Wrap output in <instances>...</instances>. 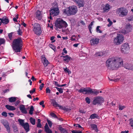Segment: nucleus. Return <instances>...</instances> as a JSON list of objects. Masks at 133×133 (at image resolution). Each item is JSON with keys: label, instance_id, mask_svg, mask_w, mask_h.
I'll list each match as a JSON object with an SVG mask.
<instances>
[{"label": "nucleus", "instance_id": "nucleus-40", "mask_svg": "<svg viewBox=\"0 0 133 133\" xmlns=\"http://www.w3.org/2000/svg\"><path fill=\"white\" fill-rule=\"evenodd\" d=\"M107 21L109 22V24H108L107 26L108 27H110L111 26L113 23L109 18L108 19Z\"/></svg>", "mask_w": 133, "mask_h": 133}, {"label": "nucleus", "instance_id": "nucleus-49", "mask_svg": "<svg viewBox=\"0 0 133 133\" xmlns=\"http://www.w3.org/2000/svg\"><path fill=\"white\" fill-rule=\"evenodd\" d=\"M79 111L80 113L82 114H85L86 112V111H85L84 110L81 109H79Z\"/></svg>", "mask_w": 133, "mask_h": 133}, {"label": "nucleus", "instance_id": "nucleus-41", "mask_svg": "<svg viewBox=\"0 0 133 133\" xmlns=\"http://www.w3.org/2000/svg\"><path fill=\"white\" fill-rule=\"evenodd\" d=\"M55 88L60 94L63 93V90L62 88H59L57 87H55Z\"/></svg>", "mask_w": 133, "mask_h": 133}, {"label": "nucleus", "instance_id": "nucleus-1", "mask_svg": "<svg viewBox=\"0 0 133 133\" xmlns=\"http://www.w3.org/2000/svg\"><path fill=\"white\" fill-rule=\"evenodd\" d=\"M123 61L121 57H113L108 58L106 61V66L108 69L114 70H117L123 65Z\"/></svg>", "mask_w": 133, "mask_h": 133}, {"label": "nucleus", "instance_id": "nucleus-20", "mask_svg": "<svg viewBox=\"0 0 133 133\" xmlns=\"http://www.w3.org/2000/svg\"><path fill=\"white\" fill-rule=\"evenodd\" d=\"M61 57L63 58V61H64L65 63L68 62L71 59V57L69 56L68 55L65 56H62Z\"/></svg>", "mask_w": 133, "mask_h": 133}, {"label": "nucleus", "instance_id": "nucleus-24", "mask_svg": "<svg viewBox=\"0 0 133 133\" xmlns=\"http://www.w3.org/2000/svg\"><path fill=\"white\" fill-rule=\"evenodd\" d=\"M110 9V6L108 4H107L103 8V12H108Z\"/></svg>", "mask_w": 133, "mask_h": 133}, {"label": "nucleus", "instance_id": "nucleus-61", "mask_svg": "<svg viewBox=\"0 0 133 133\" xmlns=\"http://www.w3.org/2000/svg\"><path fill=\"white\" fill-rule=\"evenodd\" d=\"M45 129V130H46V129H49L48 126V125L47 123H46L44 127Z\"/></svg>", "mask_w": 133, "mask_h": 133}, {"label": "nucleus", "instance_id": "nucleus-32", "mask_svg": "<svg viewBox=\"0 0 133 133\" xmlns=\"http://www.w3.org/2000/svg\"><path fill=\"white\" fill-rule=\"evenodd\" d=\"M34 109L33 106L32 105L31 106L29 111V114L30 115H32L33 114V111H34Z\"/></svg>", "mask_w": 133, "mask_h": 133}, {"label": "nucleus", "instance_id": "nucleus-18", "mask_svg": "<svg viewBox=\"0 0 133 133\" xmlns=\"http://www.w3.org/2000/svg\"><path fill=\"white\" fill-rule=\"evenodd\" d=\"M20 110L23 114H26L27 111L25 107V106L23 104L21 105L19 107Z\"/></svg>", "mask_w": 133, "mask_h": 133}, {"label": "nucleus", "instance_id": "nucleus-33", "mask_svg": "<svg viewBox=\"0 0 133 133\" xmlns=\"http://www.w3.org/2000/svg\"><path fill=\"white\" fill-rule=\"evenodd\" d=\"M41 120L39 119H38V123L37 124V128H41Z\"/></svg>", "mask_w": 133, "mask_h": 133}, {"label": "nucleus", "instance_id": "nucleus-47", "mask_svg": "<svg viewBox=\"0 0 133 133\" xmlns=\"http://www.w3.org/2000/svg\"><path fill=\"white\" fill-rule=\"evenodd\" d=\"M47 121L49 127L51 128L52 125V122L50 120L48 119L47 120Z\"/></svg>", "mask_w": 133, "mask_h": 133}, {"label": "nucleus", "instance_id": "nucleus-29", "mask_svg": "<svg viewBox=\"0 0 133 133\" xmlns=\"http://www.w3.org/2000/svg\"><path fill=\"white\" fill-rule=\"evenodd\" d=\"M16 98L15 97H11L9 98V101L10 102H14L16 100Z\"/></svg>", "mask_w": 133, "mask_h": 133}, {"label": "nucleus", "instance_id": "nucleus-28", "mask_svg": "<svg viewBox=\"0 0 133 133\" xmlns=\"http://www.w3.org/2000/svg\"><path fill=\"white\" fill-rule=\"evenodd\" d=\"M5 128L6 129V131L8 132V133H9L10 132V128L9 126V123L7 124H6V125L4 126Z\"/></svg>", "mask_w": 133, "mask_h": 133}, {"label": "nucleus", "instance_id": "nucleus-50", "mask_svg": "<svg viewBox=\"0 0 133 133\" xmlns=\"http://www.w3.org/2000/svg\"><path fill=\"white\" fill-rule=\"evenodd\" d=\"M75 127H78L79 128H81V130H84V128H83L82 127L81 125L78 124H75Z\"/></svg>", "mask_w": 133, "mask_h": 133}, {"label": "nucleus", "instance_id": "nucleus-38", "mask_svg": "<svg viewBox=\"0 0 133 133\" xmlns=\"http://www.w3.org/2000/svg\"><path fill=\"white\" fill-rule=\"evenodd\" d=\"M18 121L19 122L20 125H21L22 126L25 124V123H24L23 120L22 119H18Z\"/></svg>", "mask_w": 133, "mask_h": 133}, {"label": "nucleus", "instance_id": "nucleus-35", "mask_svg": "<svg viewBox=\"0 0 133 133\" xmlns=\"http://www.w3.org/2000/svg\"><path fill=\"white\" fill-rule=\"evenodd\" d=\"M64 71L66 73H68V74H69L71 73L70 71H69V69H68L67 67L65 68H63Z\"/></svg>", "mask_w": 133, "mask_h": 133}, {"label": "nucleus", "instance_id": "nucleus-34", "mask_svg": "<svg viewBox=\"0 0 133 133\" xmlns=\"http://www.w3.org/2000/svg\"><path fill=\"white\" fill-rule=\"evenodd\" d=\"M30 120L31 123L33 125L35 124V119L31 117L30 118Z\"/></svg>", "mask_w": 133, "mask_h": 133}, {"label": "nucleus", "instance_id": "nucleus-46", "mask_svg": "<svg viewBox=\"0 0 133 133\" xmlns=\"http://www.w3.org/2000/svg\"><path fill=\"white\" fill-rule=\"evenodd\" d=\"M100 27L99 26H97L96 29V31L97 32H98L100 33H102V31L99 29V28Z\"/></svg>", "mask_w": 133, "mask_h": 133}, {"label": "nucleus", "instance_id": "nucleus-37", "mask_svg": "<svg viewBox=\"0 0 133 133\" xmlns=\"http://www.w3.org/2000/svg\"><path fill=\"white\" fill-rule=\"evenodd\" d=\"M49 47L53 49L54 51H55L56 50V47L52 44H50L49 45Z\"/></svg>", "mask_w": 133, "mask_h": 133}, {"label": "nucleus", "instance_id": "nucleus-3", "mask_svg": "<svg viewBox=\"0 0 133 133\" xmlns=\"http://www.w3.org/2000/svg\"><path fill=\"white\" fill-rule=\"evenodd\" d=\"M80 93H82L84 94H94L97 95L99 93V91L94 89H92L89 87H86L81 88L78 90Z\"/></svg>", "mask_w": 133, "mask_h": 133}, {"label": "nucleus", "instance_id": "nucleus-17", "mask_svg": "<svg viewBox=\"0 0 133 133\" xmlns=\"http://www.w3.org/2000/svg\"><path fill=\"white\" fill-rule=\"evenodd\" d=\"M79 56L81 58V59L84 60L86 59L87 57V55L86 53L81 52L79 54Z\"/></svg>", "mask_w": 133, "mask_h": 133}, {"label": "nucleus", "instance_id": "nucleus-64", "mask_svg": "<svg viewBox=\"0 0 133 133\" xmlns=\"http://www.w3.org/2000/svg\"><path fill=\"white\" fill-rule=\"evenodd\" d=\"M31 79H32L33 81H36V79L35 78V77L33 76H32V77Z\"/></svg>", "mask_w": 133, "mask_h": 133}, {"label": "nucleus", "instance_id": "nucleus-16", "mask_svg": "<svg viewBox=\"0 0 133 133\" xmlns=\"http://www.w3.org/2000/svg\"><path fill=\"white\" fill-rule=\"evenodd\" d=\"M75 2L79 8L83 7L84 5V1L83 0H75Z\"/></svg>", "mask_w": 133, "mask_h": 133}, {"label": "nucleus", "instance_id": "nucleus-4", "mask_svg": "<svg viewBox=\"0 0 133 133\" xmlns=\"http://www.w3.org/2000/svg\"><path fill=\"white\" fill-rule=\"evenodd\" d=\"M55 26L56 28L61 29L63 28H66L68 24L65 21L62 19H58L55 22Z\"/></svg>", "mask_w": 133, "mask_h": 133}, {"label": "nucleus", "instance_id": "nucleus-11", "mask_svg": "<svg viewBox=\"0 0 133 133\" xmlns=\"http://www.w3.org/2000/svg\"><path fill=\"white\" fill-rule=\"evenodd\" d=\"M129 45L128 43H125L122 45L121 47V52L124 53L127 52L129 49Z\"/></svg>", "mask_w": 133, "mask_h": 133}, {"label": "nucleus", "instance_id": "nucleus-30", "mask_svg": "<svg viewBox=\"0 0 133 133\" xmlns=\"http://www.w3.org/2000/svg\"><path fill=\"white\" fill-rule=\"evenodd\" d=\"M1 123L4 126L7 124L9 123L8 121L5 119H3L1 120Z\"/></svg>", "mask_w": 133, "mask_h": 133}, {"label": "nucleus", "instance_id": "nucleus-59", "mask_svg": "<svg viewBox=\"0 0 133 133\" xmlns=\"http://www.w3.org/2000/svg\"><path fill=\"white\" fill-rule=\"evenodd\" d=\"M46 93H50V90L48 87L46 89Z\"/></svg>", "mask_w": 133, "mask_h": 133}, {"label": "nucleus", "instance_id": "nucleus-7", "mask_svg": "<svg viewBox=\"0 0 133 133\" xmlns=\"http://www.w3.org/2000/svg\"><path fill=\"white\" fill-rule=\"evenodd\" d=\"M124 38V37L123 35L118 34L117 36L114 38L113 43L115 45H119L122 43Z\"/></svg>", "mask_w": 133, "mask_h": 133}, {"label": "nucleus", "instance_id": "nucleus-52", "mask_svg": "<svg viewBox=\"0 0 133 133\" xmlns=\"http://www.w3.org/2000/svg\"><path fill=\"white\" fill-rule=\"evenodd\" d=\"M129 120L130 121V124L132 127L133 129V120H132V118H131Z\"/></svg>", "mask_w": 133, "mask_h": 133}, {"label": "nucleus", "instance_id": "nucleus-62", "mask_svg": "<svg viewBox=\"0 0 133 133\" xmlns=\"http://www.w3.org/2000/svg\"><path fill=\"white\" fill-rule=\"evenodd\" d=\"M19 103H20V101L19 100H17L15 103V105L16 106H17L18 105V104Z\"/></svg>", "mask_w": 133, "mask_h": 133}, {"label": "nucleus", "instance_id": "nucleus-48", "mask_svg": "<svg viewBox=\"0 0 133 133\" xmlns=\"http://www.w3.org/2000/svg\"><path fill=\"white\" fill-rule=\"evenodd\" d=\"M13 32H11L10 33H9L8 34V36L9 37V38L10 40H11L12 38V35L13 34Z\"/></svg>", "mask_w": 133, "mask_h": 133}, {"label": "nucleus", "instance_id": "nucleus-36", "mask_svg": "<svg viewBox=\"0 0 133 133\" xmlns=\"http://www.w3.org/2000/svg\"><path fill=\"white\" fill-rule=\"evenodd\" d=\"M12 128L13 129L14 131L16 132L18 131V129L17 126L15 124H13L12 125Z\"/></svg>", "mask_w": 133, "mask_h": 133}, {"label": "nucleus", "instance_id": "nucleus-6", "mask_svg": "<svg viewBox=\"0 0 133 133\" xmlns=\"http://www.w3.org/2000/svg\"><path fill=\"white\" fill-rule=\"evenodd\" d=\"M62 12L64 15L69 16L74 15L75 13V8L72 6H69L67 9H63Z\"/></svg>", "mask_w": 133, "mask_h": 133}, {"label": "nucleus", "instance_id": "nucleus-26", "mask_svg": "<svg viewBox=\"0 0 133 133\" xmlns=\"http://www.w3.org/2000/svg\"><path fill=\"white\" fill-rule=\"evenodd\" d=\"M61 133H68L67 130L62 127H60L58 129Z\"/></svg>", "mask_w": 133, "mask_h": 133}, {"label": "nucleus", "instance_id": "nucleus-31", "mask_svg": "<svg viewBox=\"0 0 133 133\" xmlns=\"http://www.w3.org/2000/svg\"><path fill=\"white\" fill-rule=\"evenodd\" d=\"M91 126L93 129H94L96 132H97L98 131L97 126L95 124H93L91 125Z\"/></svg>", "mask_w": 133, "mask_h": 133}, {"label": "nucleus", "instance_id": "nucleus-60", "mask_svg": "<svg viewBox=\"0 0 133 133\" xmlns=\"http://www.w3.org/2000/svg\"><path fill=\"white\" fill-rule=\"evenodd\" d=\"M53 83L55 85L58 87H60V85L58 84V83L56 81H54L53 82Z\"/></svg>", "mask_w": 133, "mask_h": 133}, {"label": "nucleus", "instance_id": "nucleus-54", "mask_svg": "<svg viewBox=\"0 0 133 133\" xmlns=\"http://www.w3.org/2000/svg\"><path fill=\"white\" fill-rule=\"evenodd\" d=\"M36 90V89L35 88H34L32 89V90H30L29 91V92L30 94H32L34 92H35Z\"/></svg>", "mask_w": 133, "mask_h": 133}, {"label": "nucleus", "instance_id": "nucleus-27", "mask_svg": "<svg viewBox=\"0 0 133 133\" xmlns=\"http://www.w3.org/2000/svg\"><path fill=\"white\" fill-rule=\"evenodd\" d=\"M98 115L95 113L91 114L90 116V118L91 119H94L95 118H98Z\"/></svg>", "mask_w": 133, "mask_h": 133}, {"label": "nucleus", "instance_id": "nucleus-44", "mask_svg": "<svg viewBox=\"0 0 133 133\" xmlns=\"http://www.w3.org/2000/svg\"><path fill=\"white\" fill-rule=\"evenodd\" d=\"M85 100L86 102L88 104H90V98L88 97H87L85 98Z\"/></svg>", "mask_w": 133, "mask_h": 133}, {"label": "nucleus", "instance_id": "nucleus-55", "mask_svg": "<svg viewBox=\"0 0 133 133\" xmlns=\"http://www.w3.org/2000/svg\"><path fill=\"white\" fill-rule=\"evenodd\" d=\"M129 21H132L133 20V16H132L129 17L128 19Z\"/></svg>", "mask_w": 133, "mask_h": 133}, {"label": "nucleus", "instance_id": "nucleus-12", "mask_svg": "<svg viewBox=\"0 0 133 133\" xmlns=\"http://www.w3.org/2000/svg\"><path fill=\"white\" fill-rule=\"evenodd\" d=\"M99 40V39L96 38H91L90 40L91 45L94 46L97 45L98 43Z\"/></svg>", "mask_w": 133, "mask_h": 133}, {"label": "nucleus", "instance_id": "nucleus-10", "mask_svg": "<svg viewBox=\"0 0 133 133\" xmlns=\"http://www.w3.org/2000/svg\"><path fill=\"white\" fill-rule=\"evenodd\" d=\"M55 5L57 6L56 7L54 8L53 9L50 10V15H52L53 16H57L59 13V11L57 3Z\"/></svg>", "mask_w": 133, "mask_h": 133}, {"label": "nucleus", "instance_id": "nucleus-21", "mask_svg": "<svg viewBox=\"0 0 133 133\" xmlns=\"http://www.w3.org/2000/svg\"><path fill=\"white\" fill-rule=\"evenodd\" d=\"M36 16L37 18L39 20H41L42 18V14L40 11H37L36 13Z\"/></svg>", "mask_w": 133, "mask_h": 133}, {"label": "nucleus", "instance_id": "nucleus-53", "mask_svg": "<svg viewBox=\"0 0 133 133\" xmlns=\"http://www.w3.org/2000/svg\"><path fill=\"white\" fill-rule=\"evenodd\" d=\"M45 131L46 133H52V131L50 129H48L45 130Z\"/></svg>", "mask_w": 133, "mask_h": 133}, {"label": "nucleus", "instance_id": "nucleus-39", "mask_svg": "<svg viewBox=\"0 0 133 133\" xmlns=\"http://www.w3.org/2000/svg\"><path fill=\"white\" fill-rule=\"evenodd\" d=\"M5 41L4 39L0 38V45L2 44L5 43Z\"/></svg>", "mask_w": 133, "mask_h": 133}, {"label": "nucleus", "instance_id": "nucleus-57", "mask_svg": "<svg viewBox=\"0 0 133 133\" xmlns=\"http://www.w3.org/2000/svg\"><path fill=\"white\" fill-rule=\"evenodd\" d=\"M92 26H91L89 25L88 27L89 30L91 33V30L92 28Z\"/></svg>", "mask_w": 133, "mask_h": 133}, {"label": "nucleus", "instance_id": "nucleus-14", "mask_svg": "<svg viewBox=\"0 0 133 133\" xmlns=\"http://www.w3.org/2000/svg\"><path fill=\"white\" fill-rule=\"evenodd\" d=\"M52 103L53 106L55 107H58L59 108V109L62 110H64V109L63 107L62 106L60 105L59 104H58L56 101L54 99H53L52 100Z\"/></svg>", "mask_w": 133, "mask_h": 133}, {"label": "nucleus", "instance_id": "nucleus-25", "mask_svg": "<svg viewBox=\"0 0 133 133\" xmlns=\"http://www.w3.org/2000/svg\"><path fill=\"white\" fill-rule=\"evenodd\" d=\"M43 64L44 66L45 67H46L48 65L49 63V62L46 59L45 57H43Z\"/></svg>", "mask_w": 133, "mask_h": 133}, {"label": "nucleus", "instance_id": "nucleus-23", "mask_svg": "<svg viewBox=\"0 0 133 133\" xmlns=\"http://www.w3.org/2000/svg\"><path fill=\"white\" fill-rule=\"evenodd\" d=\"M6 108L9 110L13 111L16 109V108L13 106L9 105H6L5 106Z\"/></svg>", "mask_w": 133, "mask_h": 133}, {"label": "nucleus", "instance_id": "nucleus-2", "mask_svg": "<svg viewBox=\"0 0 133 133\" xmlns=\"http://www.w3.org/2000/svg\"><path fill=\"white\" fill-rule=\"evenodd\" d=\"M14 51L15 52H20L22 46V40L21 38L14 39L12 45Z\"/></svg>", "mask_w": 133, "mask_h": 133}, {"label": "nucleus", "instance_id": "nucleus-19", "mask_svg": "<svg viewBox=\"0 0 133 133\" xmlns=\"http://www.w3.org/2000/svg\"><path fill=\"white\" fill-rule=\"evenodd\" d=\"M132 26L130 23H128L126 25L125 31L127 32L131 31L132 29Z\"/></svg>", "mask_w": 133, "mask_h": 133}, {"label": "nucleus", "instance_id": "nucleus-22", "mask_svg": "<svg viewBox=\"0 0 133 133\" xmlns=\"http://www.w3.org/2000/svg\"><path fill=\"white\" fill-rule=\"evenodd\" d=\"M22 127L25 130L26 132H28L30 130L29 126L28 123H25Z\"/></svg>", "mask_w": 133, "mask_h": 133}, {"label": "nucleus", "instance_id": "nucleus-56", "mask_svg": "<svg viewBox=\"0 0 133 133\" xmlns=\"http://www.w3.org/2000/svg\"><path fill=\"white\" fill-rule=\"evenodd\" d=\"M44 85V84L42 83L40 85V87L39 88L40 89L39 90H41L42 89V88L43 87Z\"/></svg>", "mask_w": 133, "mask_h": 133}, {"label": "nucleus", "instance_id": "nucleus-42", "mask_svg": "<svg viewBox=\"0 0 133 133\" xmlns=\"http://www.w3.org/2000/svg\"><path fill=\"white\" fill-rule=\"evenodd\" d=\"M125 108V106H122L120 105H119V107H118L119 110H122Z\"/></svg>", "mask_w": 133, "mask_h": 133}, {"label": "nucleus", "instance_id": "nucleus-5", "mask_svg": "<svg viewBox=\"0 0 133 133\" xmlns=\"http://www.w3.org/2000/svg\"><path fill=\"white\" fill-rule=\"evenodd\" d=\"M32 25H33V31L37 36L40 35L42 33L40 24L37 23H35Z\"/></svg>", "mask_w": 133, "mask_h": 133}, {"label": "nucleus", "instance_id": "nucleus-15", "mask_svg": "<svg viewBox=\"0 0 133 133\" xmlns=\"http://www.w3.org/2000/svg\"><path fill=\"white\" fill-rule=\"evenodd\" d=\"M0 20L2 21V23L4 24H8L9 21L8 17L5 16H4L2 18H0Z\"/></svg>", "mask_w": 133, "mask_h": 133}, {"label": "nucleus", "instance_id": "nucleus-63", "mask_svg": "<svg viewBox=\"0 0 133 133\" xmlns=\"http://www.w3.org/2000/svg\"><path fill=\"white\" fill-rule=\"evenodd\" d=\"M75 133H82V131L75 130Z\"/></svg>", "mask_w": 133, "mask_h": 133}, {"label": "nucleus", "instance_id": "nucleus-9", "mask_svg": "<svg viewBox=\"0 0 133 133\" xmlns=\"http://www.w3.org/2000/svg\"><path fill=\"white\" fill-rule=\"evenodd\" d=\"M103 101L104 99L102 97H97L94 99L92 102V104L94 105H96L97 104H101Z\"/></svg>", "mask_w": 133, "mask_h": 133}, {"label": "nucleus", "instance_id": "nucleus-51", "mask_svg": "<svg viewBox=\"0 0 133 133\" xmlns=\"http://www.w3.org/2000/svg\"><path fill=\"white\" fill-rule=\"evenodd\" d=\"M2 115L5 117H6L7 116V113L5 111H3L2 113Z\"/></svg>", "mask_w": 133, "mask_h": 133}, {"label": "nucleus", "instance_id": "nucleus-8", "mask_svg": "<svg viewBox=\"0 0 133 133\" xmlns=\"http://www.w3.org/2000/svg\"><path fill=\"white\" fill-rule=\"evenodd\" d=\"M116 12V13L119 15V16L123 17L127 15L128 11L126 8L122 7L117 9Z\"/></svg>", "mask_w": 133, "mask_h": 133}, {"label": "nucleus", "instance_id": "nucleus-43", "mask_svg": "<svg viewBox=\"0 0 133 133\" xmlns=\"http://www.w3.org/2000/svg\"><path fill=\"white\" fill-rule=\"evenodd\" d=\"M50 115L52 117L55 118H57V117L56 115L54 113L51 112L50 114Z\"/></svg>", "mask_w": 133, "mask_h": 133}, {"label": "nucleus", "instance_id": "nucleus-13", "mask_svg": "<svg viewBox=\"0 0 133 133\" xmlns=\"http://www.w3.org/2000/svg\"><path fill=\"white\" fill-rule=\"evenodd\" d=\"M123 66L125 68L129 70H133V65L132 64L125 63L124 65Z\"/></svg>", "mask_w": 133, "mask_h": 133}, {"label": "nucleus", "instance_id": "nucleus-58", "mask_svg": "<svg viewBox=\"0 0 133 133\" xmlns=\"http://www.w3.org/2000/svg\"><path fill=\"white\" fill-rule=\"evenodd\" d=\"M55 36H52L50 37V40L51 41H53L51 42L52 43L54 42H55V40H54L55 39Z\"/></svg>", "mask_w": 133, "mask_h": 133}, {"label": "nucleus", "instance_id": "nucleus-45", "mask_svg": "<svg viewBox=\"0 0 133 133\" xmlns=\"http://www.w3.org/2000/svg\"><path fill=\"white\" fill-rule=\"evenodd\" d=\"M17 34L19 35H22V32L19 28L18 30L17 31Z\"/></svg>", "mask_w": 133, "mask_h": 133}]
</instances>
